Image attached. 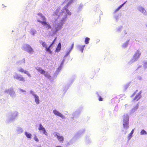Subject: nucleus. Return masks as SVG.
<instances>
[{
  "label": "nucleus",
  "instance_id": "obj_1",
  "mask_svg": "<svg viewBox=\"0 0 147 147\" xmlns=\"http://www.w3.org/2000/svg\"><path fill=\"white\" fill-rule=\"evenodd\" d=\"M55 11L54 13L53 14L52 16V26L53 27L52 28L50 24L47 22H46V21H42L40 20H38V22L41 23L43 26L47 29H51V32L53 34H55L58 30L61 29L62 27L64 24V20L63 21V24L62 26L59 28H58L57 27V25L58 23L60 22L61 20L62 16H59L57 18V17L58 16L59 13L56 14L54 15L55 13Z\"/></svg>",
  "mask_w": 147,
  "mask_h": 147
},
{
  "label": "nucleus",
  "instance_id": "obj_2",
  "mask_svg": "<svg viewBox=\"0 0 147 147\" xmlns=\"http://www.w3.org/2000/svg\"><path fill=\"white\" fill-rule=\"evenodd\" d=\"M73 0H66L64 4H66L64 7H61V6L58 7L55 10V14H58L59 13L60 16H62V18L60 21V22L58 23L57 27L58 28L62 26L63 24V21L65 20L67 18L68 15L70 16L71 14V13L67 9V7L73 1ZM59 16V15H58ZM59 16H58V18Z\"/></svg>",
  "mask_w": 147,
  "mask_h": 147
},
{
  "label": "nucleus",
  "instance_id": "obj_3",
  "mask_svg": "<svg viewBox=\"0 0 147 147\" xmlns=\"http://www.w3.org/2000/svg\"><path fill=\"white\" fill-rule=\"evenodd\" d=\"M18 112L16 111L10 112L8 115L7 117L6 122L9 123L14 121L18 116Z\"/></svg>",
  "mask_w": 147,
  "mask_h": 147
},
{
  "label": "nucleus",
  "instance_id": "obj_4",
  "mask_svg": "<svg viewBox=\"0 0 147 147\" xmlns=\"http://www.w3.org/2000/svg\"><path fill=\"white\" fill-rule=\"evenodd\" d=\"M22 49L30 54H33L34 51L31 46L28 44H24L23 45L22 48Z\"/></svg>",
  "mask_w": 147,
  "mask_h": 147
},
{
  "label": "nucleus",
  "instance_id": "obj_5",
  "mask_svg": "<svg viewBox=\"0 0 147 147\" xmlns=\"http://www.w3.org/2000/svg\"><path fill=\"white\" fill-rule=\"evenodd\" d=\"M141 54V52L139 51H137L134 55L132 59L129 62V64H131L132 63L137 61L139 58Z\"/></svg>",
  "mask_w": 147,
  "mask_h": 147
},
{
  "label": "nucleus",
  "instance_id": "obj_6",
  "mask_svg": "<svg viewBox=\"0 0 147 147\" xmlns=\"http://www.w3.org/2000/svg\"><path fill=\"white\" fill-rule=\"evenodd\" d=\"M35 68L38 72H40L41 74L44 75L46 77L49 79H51V76L47 72L45 71L41 68L38 67H36Z\"/></svg>",
  "mask_w": 147,
  "mask_h": 147
},
{
  "label": "nucleus",
  "instance_id": "obj_7",
  "mask_svg": "<svg viewBox=\"0 0 147 147\" xmlns=\"http://www.w3.org/2000/svg\"><path fill=\"white\" fill-rule=\"evenodd\" d=\"M30 94L32 96L34 102L36 105H38L40 103V100L39 96L33 91L31 90L30 92Z\"/></svg>",
  "mask_w": 147,
  "mask_h": 147
},
{
  "label": "nucleus",
  "instance_id": "obj_8",
  "mask_svg": "<svg viewBox=\"0 0 147 147\" xmlns=\"http://www.w3.org/2000/svg\"><path fill=\"white\" fill-rule=\"evenodd\" d=\"M53 135L60 143H62L63 142L64 140V137L61 135L59 133L57 132H55L53 134Z\"/></svg>",
  "mask_w": 147,
  "mask_h": 147
},
{
  "label": "nucleus",
  "instance_id": "obj_9",
  "mask_svg": "<svg viewBox=\"0 0 147 147\" xmlns=\"http://www.w3.org/2000/svg\"><path fill=\"white\" fill-rule=\"evenodd\" d=\"M5 92L12 98L16 96L15 93L12 88L6 89Z\"/></svg>",
  "mask_w": 147,
  "mask_h": 147
},
{
  "label": "nucleus",
  "instance_id": "obj_10",
  "mask_svg": "<svg viewBox=\"0 0 147 147\" xmlns=\"http://www.w3.org/2000/svg\"><path fill=\"white\" fill-rule=\"evenodd\" d=\"M38 129L40 131V132L44 134L46 136H48V134L47 131L43 127L41 124H40L39 125Z\"/></svg>",
  "mask_w": 147,
  "mask_h": 147
},
{
  "label": "nucleus",
  "instance_id": "obj_11",
  "mask_svg": "<svg viewBox=\"0 0 147 147\" xmlns=\"http://www.w3.org/2000/svg\"><path fill=\"white\" fill-rule=\"evenodd\" d=\"M13 76L15 79L18 80L23 82L25 81V80L24 77H23L21 75H20L17 73H15Z\"/></svg>",
  "mask_w": 147,
  "mask_h": 147
},
{
  "label": "nucleus",
  "instance_id": "obj_12",
  "mask_svg": "<svg viewBox=\"0 0 147 147\" xmlns=\"http://www.w3.org/2000/svg\"><path fill=\"white\" fill-rule=\"evenodd\" d=\"M17 70L19 72L21 73H24L26 74L29 78H31V74L28 71L24 69L21 67H18L17 68Z\"/></svg>",
  "mask_w": 147,
  "mask_h": 147
},
{
  "label": "nucleus",
  "instance_id": "obj_13",
  "mask_svg": "<svg viewBox=\"0 0 147 147\" xmlns=\"http://www.w3.org/2000/svg\"><path fill=\"white\" fill-rule=\"evenodd\" d=\"M53 113L55 115L60 117L63 119H65L64 116L56 109L54 110L53 111Z\"/></svg>",
  "mask_w": 147,
  "mask_h": 147
},
{
  "label": "nucleus",
  "instance_id": "obj_14",
  "mask_svg": "<svg viewBox=\"0 0 147 147\" xmlns=\"http://www.w3.org/2000/svg\"><path fill=\"white\" fill-rule=\"evenodd\" d=\"M36 18L38 21V20H41L40 19L42 20V21H46V18L45 17L42 15L41 13H40L37 14L36 16Z\"/></svg>",
  "mask_w": 147,
  "mask_h": 147
},
{
  "label": "nucleus",
  "instance_id": "obj_15",
  "mask_svg": "<svg viewBox=\"0 0 147 147\" xmlns=\"http://www.w3.org/2000/svg\"><path fill=\"white\" fill-rule=\"evenodd\" d=\"M142 92V91H140L138 93H137L136 96L133 99L134 100L137 101L138 100L140 99L141 97V94Z\"/></svg>",
  "mask_w": 147,
  "mask_h": 147
},
{
  "label": "nucleus",
  "instance_id": "obj_16",
  "mask_svg": "<svg viewBox=\"0 0 147 147\" xmlns=\"http://www.w3.org/2000/svg\"><path fill=\"white\" fill-rule=\"evenodd\" d=\"M138 10L142 12L145 15H146L147 14V12L146 10L142 6H140L138 7Z\"/></svg>",
  "mask_w": 147,
  "mask_h": 147
},
{
  "label": "nucleus",
  "instance_id": "obj_17",
  "mask_svg": "<svg viewBox=\"0 0 147 147\" xmlns=\"http://www.w3.org/2000/svg\"><path fill=\"white\" fill-rule=\"evenodd\" d=\"M123 123H129V116L127 114L124 115L123 116Z\"/></svg>",
  "mask_w": 147,
  "mask_h": 147
},
{
  "label": "nucleus",
  "instance_id": "obj_18",
  "mask_svg": "<svg viewBox=\"0 0 147 147\" xmlns=\"http://www.w3.org/2000/svg\"><path fill=\"white\" fill-rule=\"evenodd\" d=\"M139 107L138 104H137L133 108L131 109L129 111V113L130 114L134 113L138 109Z\"/></svg>",
  "mask_w": 147,
  "mask_h": 147
},
{
  "label": "nucleus",
  "instance_id": "obj_19",
  "mask_svg": "<svg viewBox=\"0 0 147 147\" xmlns=\"http://www.w3.org/2000/svg\"><path fill=\"white\" fill-rule=\"evenodd\" d=\"M74 46V43H73L71 46L68 48H67V51H66V54L65 55V57L67 56L68 55L72 49H73Z\"/></svg>",
  "mask_w": 147,
  "mask_h": 147
},
{
  "label": "nucleus",
  "instance_id": "obj_20",
  "mask_svg": "<svg viewBox=\"0 0 147 147\" xmlns=\"http://www.w3.org/2000/svg\"><path fill=\"white\" fill-rule=\"evenodd\" d=\"M85 46V45H78L77 46V48L78 50L80 51H81L82 53L83 51L84 48Z\"/></svg>",
  "mask_w": 147,
  "mask_h": 147
},
{
  "label": "nucleus",
  "instance_id": "obj_21",
  "mask_svg": "<svg viewBox=\"0 0 147 147\" xmlns=\"http://www.w3.org/2000/svg\"><path fill=\"white\" fill-rule=\"evenodd\" d=\"M24 134L27 138L30 139H31L32 135L30 133L27 131H25L24 132Z\"/></svg>",
  "mask_w": 147,
  "mask_h": 147
},
{
  "label": "nucleus",
  "instance_id": "obj_22",
  "mask_svg": "<svg viewBox=\"0 0 147 147\" xmlns=\"http://www.w3.org/2000/svg\"><path fill=\"white\" fill-rule=\"evenodd\" d=\"M24 131L23 129L20 127H18L16 130V132L18 134L22 133Z\"/></svg>",
  "mask_w": 147,
  "mask_h": 147
},
{
  "label": "nucleus",
  "instance_id": "obj_23",
  "mask_svg": "<svg viewBox=\"0 0 147 147\" xmlns=\"http://www.w3.org/2000/svg\"><path fill=\"white\" fill-rule=\"evenodd\" d=\"M129 40H128L125 42L123 43L122 44V47L124 48L127 47L129 43Z\"/></svg>",
  "mask_w": 147,
  "mask_h": 147
},
{
  "label": "nucleus",
  "instance_id": "obj_24",
  "mask_svg": "<svg viewBox=\"0 0 147 147\" xmlns=\"http://www.w3.org/2000/svg\"><path fill=\"white\" fill-rule=\"evenodd\" d=\"M123 125L124 129L127 130L129 127V123H123Z\"/></svg>",
  "mask_w": 147,
  "mask_h": 147
},
{
  "label": "nucleus",
  "instance_id": "obj_25",
  "mask_svg": "<svg viewBox=\"0 0 147 147\" xmlns=\"http://www.w3.org/2000/svg\"><path fill=\"white\" fill-rule=\"evenodd\" d=\"M39 42L42 45L43 47L45 48L47 47V43L45 42L42 40H40Z\"/></svg>",
  "mask_w": 147,
  "mask_h": 147
},
{
  "label": "nucleus",
  "instance_id": "obj_26",
  "mask_svg": "<svg viewBox=\"0 0 147 147\" xmlns=\"http://www.w3.org/2000/svg\"><path fill=\"white\" fill-rule=\"evenodd\" d=\"M61 47V44L60 42L59 43L56 48L55 51L57 52H59L60 50Z\"/></svg>",
  "mask_w": 147,
  "mask_h": 147
},
{
  "label": "nucleus",
  "instance_id": "obj_27",
  "mask_svg": "<svg viewBox=\"0 0 147 147\" xmlns=\"http://www.w3.org/2000/svg\"><path fill=\"white\" fill-rule=\"evenodd\" d=\"M51 47H50V46H49V47H47L46 48H45V50L48 52L50 54H51L52 53V51H51L50 49V48H51Z\"/></svg>",
  "mask_w": 147,
  "mask_h": 147
},
{
  "label": "nucleus",
  "instance_id": "obj_28",
  "mask_svg": "<svg viewBox=\"0 0 147 147\" xmlns=\"http://www.w3.org/2000/svg\"><path fill=\"white\" fill-rule=\"evenodd\" d=\"M126 2H125L123 4L120 5L117 8L115 11V12H117L118 11H119L124 5V4Z\"/></svg>",
  "mask_w": 147,
  "mask_h": 147
},
{
  "label": "nucleus",
  "instance_id": "obj_29",
  "mask_svg": "<svg viewBox=\"0 0 147 147\" xmlns=\"http://www.w3.org/2000/svg\"><path fill=\"white\" fill-rule=\"evenodd\" d=\"M90 40L89 38L86 37L85 40L84 42L86 44H88L89 43V41Z\"/></svg>",
  "mask_w": 147,
  "mask_h": 147
},
{
  "label": "nucleus",
  "instance_id": "obj_30",
  "mask_svg": "<svg viewBox=\"0 0 147 147\" xmlns=\"http://www.w3.org/2000/svg\"><path fill=\"white\" fill-rule=\"evenodd\" d=\"M147 132L144 129L142 130L140 132L141 135H146Z\"/></svg>",
  "mask_w": 147,
  "mask_h": 147
},
{
  "label": "nucleus",
  "instance_id": "obj_31",
  "mask_svg": "<svg viewBox=\"0 0 147 147\" xmlns=\"http://www.w3.org/2000/svg\"><path fill=\"white\" fill-rule=\"evenodd\" d=\"M33 139L36 142H38L39 141V140L38 139V137L37 136L35 135L34 136V137L33 138Z\"/></svg>",
  "mask_w": 147,
  "mask_h": 147
},
{
  "label": "nucleus",
  "instance_id": "obj_32",
  "mask_svg": "<svg viewBox=\"0 0 147 147\" xmlns=\"http://www.w3.org/2000/svg\"><path fill=\"white\" fill-rule=\"evenodd\" d=\"M122 28V26H119L117 29V31L118 32H120Z\"/></svg>",
  "mask_w": 147,
  "mask_h": 147
},
{
  "label": "nucleus",
  "instance_id": "obj_33",
  "mask_svg": "<svg viewBox=\"0 0 147 147\" xmlns=\"http://www.w3.org/2000/svg\"><path fill=\"white\" fill-rule=\"evenodd\" d=\"M19 91L20 92L23 93L24 94L26 92V91L25 90L21 89H19Z\"/></svg>",
  "mask_w": 147,
  "mask_h": 147
},
{
  "label": "nucleus",
  "instance_id": "obj_34",
  "mask_svg": "<svg viewBox=\"0 0 147 147\" xmlns=\"http://www.w3.org/2000/svg\"><path fill=\"white\" fill-rule=\"evenodd\" d=\"M132 137V135H130V134H129L128 135V136L127 137V139L128 140H129Z\"/></svg>",
  "mask_w": 147,
  "mask_h": 147
},
{
  "label": "nucleus",
  "instance_id": "obj_35",
  "mask_svg": "<svg viewBox=\"0 0 147 147\" xmlns=\"http://www.w3.org/2000/svg\"><path fill=\"white\" fill-rule=\"evenodd\" d=\"M144 67L145 68H147V62H146L144 63Z\"/></svg>",
  "mask_w": 147,
  "mask_h": 147
},
{
  "label": "nucleus",
  "instance_id": "obj_36",
  "mask_svg": "<svg viewBox=\"0 0 147 147\" xmlns=\"http://www.w3.org/2000/svg\"><path fill=\"white\" fill-rule=\"evenodd\" d=\"M118 18V16H116L114 17V19L116 20H117Z\"/></svg>",
  "mask_w": 147,
  "mask_h": 147
},
{
  "label": "nucleus",
  "instance_id": "obj_37",
  "mask_svg": "<svg viewBox=\"0 0 147 147\" xmlns=\"http://www.w3.org/2000/svg\"><path fill=\"white\" fill-rule=\"evenodd\" d=\"M55 42V41H54V40L53 41L52 43L50 45V47H51V46L53 45V44Z\"/></svg>",
  "mask_w": 147,
  "mask_h": 147
},
{
  "label": "nucleus",
  "instance_id": "obj_38",
  "mask_svg": "<svg viewBox=\"0 0 147 147\" xmlns=\"http://www.w3.org/2000/svg\"><path fill=\"white\" fill-rule=\"evenodd\" d=\"M125 108L126 109H127V108L129 107V105H125Z\"/></svg>",
  "mask_w": 147,
  "mask_h": 147
},
{
  "label": "nucleus",
  "instance_id": "obj_39",
  "mask_svg": "<svg viewBox=\"0 0 147 147\" xmlns=\"http://www.w3.org/2000/svg\"><path fill=\"white\" fill-rule=\"evenodd\" d=\"M103 100V99L101 97H100L99 98V100L100 101H102Z\"/></svg>",
  "mask_w": 147,
  "mask_h": 147
},
{
  "label": "nucleus",
  "instance_id": "obj_40",
  "mask_svg": "<svg viewBox=\"0 0 147 147\" xmlns=\"http://www.w3.org/2000/svg\"><path fill=\"white\" fill-rule=\"evenodd\" d=\"M138 92V90H136L133 94V95H132V96H134V95H135L136 93H137V92Z\"/></svg>",
  "mask_w": 147,
  "mask_h": 147
},
{
  "label": "nucleus",
  "instance_id": "obj_41",
  "mask_svg": "<svg viewBox=\"0 0 147 147\" xmlns=\"http://www.w3.org/2000/svg\"><path fill=\"white\" fill-rule=\"evenodd\" d=\"M61 69V67H59L57 69V70L58 71H60Z\"/></svg>",
  "mask_w": 147,
  "mask_h": 147
},
{
  "label": "nucleus",
  "instance_id": "obj_42",
  "mask_svg": "<svg viewBox=\"0 0 147 147\" xmlns=\"http://www.w3.org/2000/svg\"><path fill=\"white\" fill-rule=\"evenodd\" d=\"M35 32V30H34V31H33V32L32 33V34L33 35H34V34Z\"/></svg>",
  "mask_w": 147,
  "mask_h": 147
},
{
  "label": "nucleus",
  "instance_id": "obj_43",
  "mask_svg": "<svg viewBox=\"0 0 147 147\" xmlns=\"http://www.w3.org/2000/svg\"><path fill=\"white\" fill-rule=\"evenodd\" d=\"M127 131H126V130H125V131H124V134H126V133H127Z\"/></svg>",
  "mask_w": 147,
  "mask_h": 147
},
{
  "label": "nucleus",
  "instance_id": "obj_44",
  "mask_svg": "<svg viewBox=\"0 0 147 147\" xmlns=\"http://www.w3.org/2000/svg\"><path fill=\"white\" fill-rule=\"evenodd\" d=\"M134 129H133L131 131V132H132V133H133L134 132Z\"/></svg>",
  "mask_w": 147,
  "mask_h": 147
},
{
  "label": "nucleus",
  "instance_id": "obj_45",
  "mask_svg": "<svg viewBox=\"0 0 147 147\" xmlns=\"http://www.w3.org/2000/svg\"><path fill=\"white\" fill-rule=\"evenodd\" d=\"M129 134H130V135H132L133 134V133H132V132H131V133Z\"/></svg>",
  "mask_w": 147,
  "mask_h": 147
},
{
  "label": "nucleus",
  "instance_id": "obj_46",
  "mask_svg": "<svg viewBox=\"0 0 147 147\" xmlns=\"http://www.w3.org/2000/svg\"><path fill=\"white\" fill-rule=\"evenodd\" d=\"M77 113V112H75L73 113V115H75V114L76 113Z\"/></svg>",
  "mask_w": 147,
  "mask_h": 147
},
{
  "label": "nucleus",
  "instance_id": "obj_47",
  "mask_svg": "<svg viewBox=\"0 0 147 147\" xmlns=\"http://www.w3.org/2000/svg\"><path fill=\"white\" fill-rule=\"evenodd\" d=\"M23 63H25V60H24V59H23Z\"/></svg>",
  "mask_w": 147,
  "mask_h": 147
},
{
  "label": "nucleus",
  "instance_id": "obj_48",
  "mask_svg": "<svg viewBox=\"0 0 147 147\" xmlns=\"http://www.w3.org/2000/svg\"><path fill=\"white\" fill-rule=\"evenodd\" d=\"M56 38H56L54 39V41H55L56 40Z\"/></svg>",
  "mask_w": 147,
  "mask_h": 147
},
{
  "label": "nucleus",
  "instance_id": "obj_49",
  "mask_svg": "<svg viewBox=\"0 0 147 147\" xmlns=\"http://www.w3.org/2000/svg\"><path fill=\"white\" fill-rule=\"evenodd\" d=\"M125 34H127V32L126 31H125Z\"/></svg>",
  "mask_w": 147,
  "mask_h": 147
},
{
  "label": "nucleus",
  "instance_id": "obj_50",
  "mask_svg": "<svg viewBox=\"0 0 147 147\" xmlns=\"http://www.w3.org/2000/svg\"><path fill=\"white\" fill-rule=\"evenodd\" d=\"M63 61H62V62L61 63V65H62V64H63Z\"/></svg>",
  "mask_w": 147,
  "mask_h": 147
},
{
  "label": "nucleus",
  "instance_id": "obj_51",
  "mask_svg": "<svg viewBox=\"0 0 147 147\" xmlns=\"http://www.w3.org/2000/svg\"><path fill=\"white\" fill-rule=\"evenodd\" d=\"M124 131V130H123V131Z\"/></svg>",
  "mask_w": 147,
  "mask_h": 147
},
{
  "label": "nucleus",
  "instance_id": "obj_52",
  "mask_svg": "<svg viewBox=\"0 0 147 147\" xmlns=\"http://www.w3.org/2000/svg\"><path fill=\"white\" fill-rule=\"evenodd\" d=\"M38 147H41V146H38Z\"/></svg>",
  "mask_w": 147,
  "mask_h": 147
},
{
  "label": "nucleus",
  "instance_id": "obj_53",
  "mask_svg": "<svg viewBox=\"0 0 147 147\" xmlns=\"http://www.w3.org/2000/svg\"><path fill=\"white\" fill-rule=\"evenodd\" d=\"M146 27H147V26H146Z\"/></svg>",
  "mask_w": 147,
  "mask_h": 147
}]
</instances>
